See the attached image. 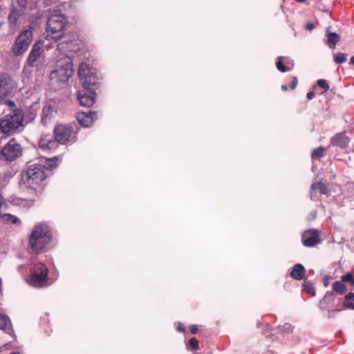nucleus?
Instances as JSON below:
<instances>
[{
  "instance_id": "obj_1",
  "label": "nucleus",
  "mask_w": 354,
  "mask_h": 354,
  "mask_svg": "<svg viewBox=\"0 0 354 354\" xmlns=\"http://www.w3.org/2000/svg\"><path fill=\"white\" fill-rule=\"evenodd\" d=\"M51 241L52 234L48 225L39 223L33 227L29 236V248L32 252L40 254L46 251V247Z\"/></svg>"
},
{
  "instance_id": "obj_2",
  "label": "nucleus",
  "mask_w": 354,
  "mask_h": 354,
  "mask_svg": "<svg viewBox=\"0 0 354 354\" xmlns=\"http://www.w3.org/2000/svg\"><path fill=\"white\" fill-rule=\"evenodd\" d=\"M79 128L75 124H58L53 130L55 138L61 145H73L77 141Z\"/></svg>"
},
{
  "instance_id": "obj_3",
  "label": "nucleus",
  "mask_w": 354,
  "mask_h": 354,
  "mask_svg": "<svg viewBox=\"0 0 354 354\" xmlns=\"http://www.w3.org/2000/svg\"><path fill=\"white\" fill-rule=\"evenodd\" d=\"M45 178L46 174L42 165H30L26 171L21 174L23 184L30 189H36Z\"/></svg>"
},
{
  "instance_id": "obj_4",
  "label": "nucleus",
  "mask_w": 354,
  "mask_h": 354,
  "mask_svg": "<svg viewBox=\"0 0 354 354\" xmlns=\"http://www.w3.org/2000/svg\"><path fill=\"white\" fill-rule=\"evenodd\" d=\"M48 269L46 266L41 263H35L30 268V273L28 276V283L35 288H46L50 286L48 277Z\"/></svg>"
},
{
  "instance_id": "obj_5",
  "label": "nucleus",
  "mask_w": 354,
  "mask_h": 354,
  "mask_svg": "<svg viewBox=\"0 0 354 354\" xmlns=\"http://www.w3.org/2000/svg\"><path fill=\"white\" fill-rule=\"evenodd\" d=\"M73 73L72 59L66 55L57 61L54 70L50 73V78L57 82H64L72 76Z\"/></svg>"
},
{
  "instance_id": "obj_6",
  "label": "nucleus",
  "mask_w": 354,
  "mask_h": 354,
  "mask_svg": "<svg viewBox=\"0 0 354 354\" xmlns=\"http://www.w3.org/2000/svg\"><path fill=\"white\" fill-rule=\"evenodd\" d=\"M66 19L62 15H53L47 21L46 39L57 41L62 37Z\"/></svg>"
},
{
  "instance_id": "obj_7",
  "label": "nucleus",
  "mask_w": 354,
  "mask_h": 354,
  "mask_svg": "<svg viewBox=\"0 0 354 354\" xmlns=\"http://www.w3.org/2000/svg\"><path fill=\"white\" fill-rule=\"evenodd\" d=\"M78 74L83 88L95 91L100 87L99 78L96 75V70L89 67L85 62L81 63Z\"/></svg>"
},
{
  "instance_id": "obj_8",
  "label": "nucleus",
  "mask_w": 354,
  "mask_h": 354,
  "mask_svg": "<svg viewBox=\"0 0 354 354\" xmlns=\"http://www.w3.org/2000/svg\"><path fill=\"white\" fill-rule=\"evenodd\" d=\"M24 114L21 110L5 115L0 120V130L5 134H12L23 124Z\"/></svg>"
},
{
  "instance_id": "obj_9",
  "label": "nucleus",
  "mask_w": 354,
  "mask_h": 354,
  "mask_svg": "<svg viewBox=\"0 0 354 354\" xmlns=\"http://www.w3.org/2000/svg\"><path fill=\"white\" fill-rule=\"evenodd\" d=\"M32 41V30L30 27L24 30L17 36L15 44L12 47V51L15 55L24 53Z\"/></svg>"
},
{
  "instance_id": "obj_10",
  "label": "nucleus",
  "mask_w": 354,
  "mask_h": 354,
  "mask_svg": "<svg viewBox=\"0 0 354 354\" xmlns=\"http://www.w3.org/2000/svg\"><path fill=\"white\" fill-rule=\"evenodd\" d=\"M22 154L21 146L15 138H12L0 151V159L11 162Z\"/></svg>"
},
{
  "instance_id": "obj_11",
  "label": "nucleus",
  "mask_w": 354,
  "mask_h": 354,
  "mask_svg": "<svg viewBox=\"0 0 354 354\" xmlns=\"http://www.w3.org/2000/svg\"><path fill=\"white\" fill-rule=\"evenodd\" d=\"M11 77L6 73L0 74V104L10 95L13 88Z\"/></svg>"
},
{
  "instance_id": "obj_12",
  "label": "nucleus",
  "mask_w": 354,
  "mask_h": 354,
  "mask_svg": "<svg viewBox=\"0 0 354 354\" xmlns=\"http://www.w3.org/2000/svg\"><path fill=\"white\" fill-rule=\"evenodd\" d=\"M96 95L95 91L82 88L78 91L77 100L81 106L91 107L95 102Z\"/></svg>"
},
{
  "instance_id": "obj_13",
  "label": "nucleus",
  "mask_w": 354,
  "mask_h": 354,
  "mask_svg": "<svg viewBox=\"0 0 354 354\" xmlns=\"http://www.w3.org/2000/svg\"><path fill=\"white\" fill-rule=\"evenodd\" d=\"M301 241L306 247H314L321 242L319 233L315 229L304 231L302 234Z\"/></svg>"
},
{
  "instance_id": "obj_14",
  "label": "nucleus",
  "mask_w": 354,
  "mask_h": 354,
  "mask_svg": "<svg viewBox=\"0 0 354 354\" xmlns=\"http://www.w3.org/2000/svg\"><path fill=\"white\" fill-rule=\"evenodd\" d=\"M76 118L79 124L84 127H91L97 119L96 111L80 112L77 114Z\"/></svg>"
},
{
  "instance_id": "obj_15",
  "label": "nucleus",
  "mask_w": 354,
  "mask_h": 354,
  "mask_svg": "<svg viewBox=\"0 0 354 354\" xmlns=\"http://www.w3.org/2000/svg\"><path fill=\"white\" fill-rule=\"evenodd\" d=\"M39 148L43 150H53L59 147L58 140L50 134H43L41 136L39 142Z\"/></svg>"
},
{
  "instance_id": "obj_16",
  "label": "nucleus",
  "mask_w": 354,
  "mask_h": 354,
  "mask_svg": "<svg viewBox=\"0 0 354 354\" xmlns=\"http://www.w3.org/2000/svg\"><path fill=\"white\" fill-rule=\"evenodd\" d=\"M43 53V49L40 42H36L31 51L29 53L28 57V62L31 66H37L41 58V55Z\"/></svg>"
},
{
  "instance_id": "obj_17",
  "label": "nucleus",
  "mask_w": 354,
  "mask_h": 354,
  "mask_svg": "<svg viewBox=\"0 0 354 354\" xmlns=\"http://www.w3.org/2000/svg\"><path fill=\"white\" fill-rule=\"evenodd\" d=\"M24 10L19 8L13 2L11 6L10 12L8 17V21L10 26H15L17 25L19 18L23 15Z\"/></svg>"
},
{
  "instance_id": "obj_18",
  "label": "nucleus",
  "mask_w": 354,
  "mask_h": 354,
  "mask_svg": "<svg viewBox=\"0 0 354 354\" xmlns=\"http://www.w3.org/2000/svg\"><path fill=\"white\" fill-rule=\"evenodd\" d=\"M350 142V138L344 133H339L333 136L330 140L333 146L345 148Z\"/></svg>"
},
{
  "instance_id": "obj_19",
  "label": "nucleus",
  "mask_w": 354,
  "mask_h": 354,
  "mask_svg": "<svg viewBox=\"0 0 354 354\" xmlns=\"http://www.w3.org/2000/svg\"><path fill=\"white\" fill-rule=\"evenodd\" d=\"M326 39L325 41V44L330 48L334 49L336 44L340 40V36L337 33L330 32L329 28H327L326 30Z\"/></svg>"
},
{
  "instance_id": "obj_20",
  "label": "nucleus",
  "mask_w": 354,
  "mask_h": 354,
  "mask_svg": "<svg viewBox=\"0 0 354 354\" xmlns=\"http://www.w3.org/2000/svg\"><path fill=\"white\" fill-rule=\"evenodd\" d=\"M305 273L306 269L304 266L300 263H297L293 266L290 272V276L295 280L300 281L304 278Z\"/></svg>"
},
{
  "instance_id": "obj_21",
  "label": "nucleus",
  "mask_w": 354,
  "mask_h": 354,
  "mask_svg": "<svg viewBox=\"0 0 354 354\" xmlns=\"http://www.w3.org/2000/svg\"><path fill=\"white\" fill-rule=\"evenodd\" d=\"M310 189H311V192H310L311 195H313V193L315 192H316L317 190L319 191V193L320 194L328 195L329 194V190H328L327 186L324 183H322L321 181L313 183L311 185Z\"/></svg>"
},
{
  "instance_id": "obj_22",
  "label": "nucleus",
  "mask_w": 354,
  "mask_h": 354,
  "mask_svg": "<svg viewBox=\"0 0 354 354\" xmlns=\"http://www.w3.org/2000/svg\"><path fill=\"white\" fill-rule=\"evenodd\" d=\"M0 222L5 224H20L21 221L14 215L10 214H0Z\"/></svg>"
},
{
  "instance_id": "obj_23",
  "label": "nucleus",
  "mask_w": 354,
  "mask_h": 354,
  "mask_svg": "<svg viewBox=\"0 0 354 354\" xmlns=\"http://www.w3.org/2000/svg\"><path fill=\"white\" fill-rule=\"evenodd\" d=\"M333 289L335 292L339 295L344 294L347 290L346 285L342 281H337L333 283Z\"/></svg>"
},
{
  "instance_id": "obj_24",
  "label": "nucleus",
  "mask_w": 354,
  "mask_h": 354,
  "mask_svg": "<svg viewBox=\"0 0 354 354\" xmlns=\"http://www.w3.org/2000/svg\"><path fill=\"white\" fill-rule=\"evenodd\" d=\"M302 290L312 296L315 295V289L310 281H304Z\"/></svg>"
},
{
  "instance_id": "obj_25",
  "label": "nucleus",
  "mask_w": 354,
  "mask_h": 354,
  "mask_svg": "<svg viewBox=\"0 0 354 354\" xmlns=\"http://www.w3.org/2000/svg\"><path fill=\"white\" fill-rule=\"evenodd\" d=\"M350 300L354 301V293L349 292L345 296V301H344V306L346 308L354 310V303L350 302Z\"/></svg>"
},
{
  "instance_id": "obj_26",
  "label": "nucleus",
  "mask_w": 354,
  "mask_h": 354,
  "mask_svg": "<svg viewBox=\"0 0 354 354\" xmlns=\"http://www.w3.org/2000/svg\"><path fill=\"white\" fill-rule=\"evenodd\" d=\"M346 61V55L342 53H338L334 56V62L337 64H341Z\"/></svg>"
},
{
  "instance_id": "obj_27",
  "label": "nucleus",
  "mask_w": 354,
  "mask_h": 354,
  "mask_svg": "<svg viewBox=\"0 0 354 354\" xmlns=\"http://www.w3.org/2000/svg\"><path fill=\"white\" fill-rule=\"evenodd\" d=\"M341 279L343 283H349L351 286H354V278L351 272L342 276Z\"/></svg>"
},
{
  "instance_id": "obj_28",
  "label": "nucleus",
  "mask_w": 354,
  "mask_h": 354,
  "mask_svg": "<svg viewBox=\"0 0 354 354\" xmlns=\"http://www.w3.org/2000/svg\"><path fill=\"white\" fill-rule=\"evenodd\" d=\"M317 84L318 86H319L321 88L324 90L323 93H326L329 90V84H328L327 81L324 79L318 80L317 82Z\"/></svg>"
},
{
  "instance_id": "obj_29",
  "label": "nucleus",
  "mask_w": 354,
  "mask_h": 354,
  "mask_svg": "<svg viewBox=\"0 0 354 354\" xmlns=\"http://www.w3.org/2000/svg\"><path fill=\"white\" fill-rule=\"evenodd\" d=\"M276 66H277V68L281 72H286V71H288V68L285 66V65L283 62L282 57H279L278 58V60L276 63Z\"/></svg>"
},
{
  "instance_id": "obj_30",
  "label": "nucleus",
  "mask_w": 354,
  "mask_h": 354,
  "mask_svg": "<svg viewBox=\"0 0 354 354\" xmlns=\"http://www.w3.org/2000/svg\"><path fill=\"white\" fill-rule=\"evenodd\" d=\"M324 149L322 147L314 149L313 151L312 152V158H319L321 157H323L324 156Z\"/></svg>"
},
{
  "instance_id": "obj_31",
  "label": "nucleus",
  "mask_w": 354,
  "mask_h": 354,
  "mask_svg": "<svg viewBox=\"0 0 354 354\" xmlns=\"http://www.w3.org/2000/svg\"><path fill=\"white\" fill-rule=\"evenodd\" d=\"M8 321V317L0 312V329L6 328Z\"/></svg>"
},
{
  "instance_id": "obj_32",
  "label": "nucleus",
  "mask_w": 354,
  "mask_h": 354,
  "mask_svg": "<svg viewBox=\"0 0 354 354\" xmlns=\"http://www.w3.org/2000/svg\"><path fill=\"white\" fill-rule=\"evenodd\" d=\"M189 346H191L193 351L199 349L198 341L196 337H192L189 340Z\"/></svg>"
},
{
  "instance_id": "obj_33",
  "label": "nucleus",
  "mask_w": 354,
  "mask_h": 354,
  "mask_svg": "<svg viewBox=\"0 0 354 354\" xmlns=\"http://www.w3.org/2000/svg\"><path fill=\"white\" fill-rule=\"evenodd\" d=\"M2 104L8 106L10 108L11 113H13L14 110H19L12 100L5 99Z\"/></svg>"
},
{
  "instance_id": "obj_34",
  "label": "nucleus",
  "mask_w": 354,
  "mask_h": 354,
  "mask_svg": "<svg viewBox=\"0 0 354 354\" xmlns=\"http://www.w3.org/2000/svg\"><path fill=\"white\" fill-rule=\"evenodd\" d=\"M16 2H17V5H15V6H18L19 8L24 10L26 8L27 0H17Z\"/></svg>"
},
{
  "instance_id": "obj_35",
  "label": "nucleus",
  "mask_w": 354,
  "mask_h": 354,
  "mask_svg": "<svg viewBox=\"0 0 354 354\" xmlns=\"http://www.w3.org/2000/svg\"><path fill=\"white\" fill-rule=\"evenodd\" d=\"M297 84H298V80H297V77H294L292 78V80L290 82V83L289 84V87L291 90H294L295 89V88L297 87Z\"/></svg>"
},
{
  "instance_id": "obj_36",
  "label": "nucleus",
  "mask_w": 354,
  "mask_h": 354,
  "mask_svg": "<svg viewBox=\"0 0 354 354\" xmlns=\"http://www.w3.org/2000/svg\"><path fill=\"white\" fill-rule=\"evenodd\" d=\"M305 28L308 31H311L315 28V25L313 23L308 22L306 24Z\"/></svg>"
},
{
  "instance_id": "obj_37",
  "label": "nucleus",
  "mask_w": 354,
  "mask_h": 354,
  "mask_svg": "<svg viewBox=\"0 0 354 354\" xmlns=\"http://www.w3.org/2000/svg\"><path fill=\"white\" fill-rule=\"evenodd\" d=\"M190 332L192 334H196L198 331V326L197 325H192L190 326Z\"/></svg>"
},
{
  "instance_id": "obj_38",
  "label": "nucleus",
  "mask_w": 354,
  "mask_h": 354,
  "mask_svg": "<svg viewBox=\"0 0 354 354\" xmlns=\"http://www.w3.org/2000/svg\"><path fill=\"white\" fill-rule=\"evenodd\" d=\"M177 330L181 333L185 332V327L182 323H178L177 326Z\"/></svg>"
},
{
  "instance_id": "obj_39",
  "label": "nucleus",
  "mask_w": 354,
  "mask_h": 354,
  "mask_svg": "<svg viewBox=\"0 0 354 354\" xmlns=\"http://www.w3.org/2000/svg\"><path fill=\"white\" fill-rule=\"evenodd\" d=\"M48 162H50V164L48 165L50 167H55L57 165V158H55V160L50 159L48 160Z\"/></svg>"
},
{
  "instance_id": "obj_40",
  "label": "nucleus",
  "mask_w": 354,
  "mask_h": 354,
  "mask_svg": "<svg viewBox=\"0 0 354 354\" xmlns=\"http://www.w3.org/2000/svg\"><path fill=\"white\" fill-rule=\"evenodd\" d=\"M306 96L308 100H311L315 96V93L313 91H310L307 93Z\"/></svg>"
},
{
  "instance_id": "obj_41",
  "label": "nucleus",
  "mask_w": 354,
  "mask_h": 354,
  "mask_svg": "<svg viewBox=\"0 0 354 354\" xmlns=\"http://www.w3.org/2000/svg\"><path fill=\"white\" fill-rule=\"evenodd\" d=\"M281 89L283 91H286L288 90V86L286 85V84H283L281 86Z\"/></svg>"
},
{
  "instance_id": "obj_42",
  "label": "nucleus",
  "mask_w": 354,
  "mask_h": 354,
  "mask_svg": "<svg viewBox=\"0 0 354 354\" xmlns=\"http://www.w3.org/2000/svg\"><path fill=\"white\" fill-rule=\"evenodd\" d=\"M324 286L325 287H327L328 286V282L327 280H325L324 282Z\"/></svg>"
},
{
  "instance_id": "obj_43",
  "label": "nucleus",
  "mask_w": 354,
  "mask_h": 354,
  "mask_svg": "<svg viewBox=\"0 0 354 354\" xmlns=\"http://www.w3.org/2000/svg\"><path fill=\"white\" fill-rule=\"evenodd\" d=\"M351 63L354 64V56L351 59Z\"/></svg>"
},
{
  "instance_id": "obj_44",
  "label": "nucleus",
  "mask_w": 354,
  "mask_h": 354,
  "mask_svg": "<svg viewBox=\"0 0 354 354\" xmlns=\"http://www.w3.org/2000/svg\"><path fill=\"white\" fill-rule=\"evenodd\" d=\"M4 23L3 22H0V28H1V26H3Z\"/></svg>"
}]
</instances>
